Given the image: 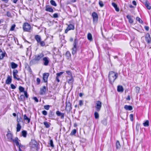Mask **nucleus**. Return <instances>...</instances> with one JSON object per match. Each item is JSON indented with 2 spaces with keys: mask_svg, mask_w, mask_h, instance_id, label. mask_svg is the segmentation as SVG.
Segmentation results:
<instances>
[{
  "mask_svg": "<svg viewBox=\"0 0 151 151\" xmlns=\"http://www.w3.org/2000/svg\"><path fill=\"white\" fill-rule=\"evenodd\" d=\"M53 17L54 18H58V14L57 13H55L53 15Z\"/></svg>",
  "mask_w": 151,
  "mask_h": 151,
  "instance_id": "obj_60",
  "label": "nucleus"
},
{
  "mask_svg": "<svg viewBox=\"0 0 151 151\" xmlns=\"http://www.w3.org/2000/svg\"><path fill=\"white\" fill-rule=\"evenodd\" d=\"M124 108L126 110L131 111L132 110V107L130 105H125L124 106Z\"/></svg>",
  "mask_w": 151,
  "mask_h": 151,
  "instance_id": "obj_19",
  "label": "nucleus"
},
{
  "mask_svg": "<svg viewBox=\"0 0 151 151\" xmlns=\"http://www.w3.org/2000/svg\"><path fill=\"white\" fill-rule=\"evenodd\" d=\"M33 99L35 102H38V100L36 97H33Z\"/></svg>",
  "mask_w": 151,
  "mask_h": 151,
  "instance_id": "obj_62",
  "label": "nucleus"
},
{
  "mask_svg": "<svg viewBox=\"0 0 151 151\" xmlns=\"http://www.w3.org/2000/svg\"><path fill=\"white\" fill-rule=\"evenodd\" d=\"M101 123L105 125H106L107 123V119H104L102 121Z\"/></svg>",
  "mask_w": 151,
  "mask_h": 151,
  "instance_id": "obj_43",
  "label": "nucleus"
},
{
  "mask_svg": "<svg viewBox=\"0 0 151 151\" xmlns=\"http://www.w3.org/2000/svg\"><path fill=\"white\" fill-rule=\"evenodd\" d=\"M24 97H26V98H27L28 97V95L27 94V92L26 91H25L24 92Z\"/></svg>",
  "mask_w": 151,
  "mask_h": 151,
  "instance_id": "obj_56",
  "label": "nucleus"
},
{
  "mask_svg": "<svg viewBox=\"0 0 151 151\" xmlns=\"http://www.w3.org/2000/svg\"><path fill=\"white\" fill-rule=\"evenodd\" d=\"M117 91L119 92H122L124 91L123 87L121 86H117Z\"/></svg>",
  "mask_w": 151,
  "mask_h": 151,
  "instance_id": "obj_24",
  "label": "nucleus"
},
{
  "mask_svg": "<svg viewBox=\"0 0 151 151\" xmlns=\"http://www.w3.org/2000/svg\"><path fill=\"white\" fill-rule=\"evenodd\" d=\"M127 18L128 19L129 22L131 24H132L133 22V19H132L131 17L129 15H127L126 16Z\"/></svg>",
  "mask_w": 151,
  "mask_h": 151,
  "instance_id": "obj_22",
  "label": "nucleus"
},
{
  "mask_svg": "<svg viewBox=\"0 0 151 151\" xmlns=\"http://www.w3.org/2000/svg\"><path fill=\"white\" fill-rule=\"evenodd\" d=\"M42 113L44 115H47V112L45 110H43L42 111Z\"/></svg>",
  "mask_w": 151,
  "mask_h": 151,
  "instance_id": "obj_57",
  "label": "nucleus"
},
{
  "mask_svg": "<svg viewBox=\"0 0 151 151\" xmlns=\"http://www.w3.org/2000/svg\"><path fill=\"white\" fill-rule=\"evenodd\" d=\"M50 107V106L49 105H45L44 106V108L46 110H48L49 109Z\"/></svg>",
  "mask_w": 151,
  "mask_h": 151,
  "instance_id": "obj_52",
  "label": "nucleus"
},
{
  "mask_svg": "<svg viewBox=\"0 0 151 151\" xmlns=\"http://www.w3.org/2000/svg\"><path fill=\"white\" fill-rule=\"evenodd\" d=\"M118 77V74L117 73H115L113 71L109 72L108 75V78L110 83L111 84H113Z\"/></svg>",
  "mask_w": 151,
  "mask_h": 151,
  "instance_id": "obj_2",
  "label": "nucleus"
},
{
  "mask_svg": "<svg viewBox=\"0 0 151 151\" xmlns=\"http://www.w3.org/2000/svg\"><path fill=\"white\" fill-rule=\"evenodd\" d=\"M45 10L47 12H53L54 11L53 9L49 5H46L45 6Z\"/></svg>",
  "mask_w": 151,
  "mask_h": 151,
  "instance_id": "obj_15",
  "label": "nucleus"
},
{
  "mask_svg": "<svg viewBox=\"0 0 151 151\" xmlns=\"http://www.w3.org/2000/svg\"><path fill=\"white\" fill-rule=\"evenodd\" d=\"M94 115L95 118L96 119H97L99 118V115L97 112L96 111L94 112Z\"/></svg>",
  "mask_w": 151,
  "mask_h": 151,
  "instance_id": "obj_36",
  "label": "nucleus"
},
{
  "mask_svg": "<svg viewBox=\"0 0 151 151\" xmlns=\"http://www.w3.org/2000/svg\"><path fill=\"white\" fill-rule=\"evenodd\" d=\"M43 124L45 126V127L46 128H48L50 127V123H48L47 122H43Z\"/></svg>",
  "mask_w": 151,
  "mask_h": 151,
  "instance_id": "obj_31",
  "label": "nucleus"
},
{
  "mask_svg": "<svg viewBox=\"0 0 151 151\" xmlns=\"http://www.w3.org/2000/svg\"><path fill=\"white\" fill-rule=\"evenodd\" d=\"M43 61V64L44 65L47 66L49 63L50 60L47 57H43L42 59Z\"/></svg>",
  "mask_w": 151,
  "mask_h": 151,
  "instance_id": "obj_10",
  "label": "nucleus"
},
{
  "mask_svg": "<svg viewBox=\"0 0 151 151\" xmlns=\"http://www.w3.org/2000/svg\"><path fill=\"white\" fill-rule=\"evenodd\" d=\"M72 104L70 103V101H68V102L66 101V106L65 110L67 111H68L69 112H70V111L72 109Z\"/></svg>",
  "mask_w": 151,
  "mask_h": 151,
  "instance_id": "obj_7",
  "label": "nucleus"
},
{
  "mask_svg": "<svg viewBox=\"0 0 151 151\" xmlns=\"http://www.w3.org/2000/svg\"><path fill=\"white\" fill-rule=\"evenodd\" d=\"M144 4L148 9L149 10L151 9V7L150 5V3L148 1H146Z\"/></svg>",
  "mask_w": 151,
  "mask_h": 151,
  "instance_id": "obj_26",
  "label": "nucleus"
},
{
  "mask_svg": "<svg viewBox=\"0 0 151 151\" xmlns=\"http://www.w3.org/2000/svg\"><path fill=\"white\" fill-rule=\"evenodd\" d=\"M5 52H3L0 49V60H1L3 59L4 57L5 56Z\"/></svg>",
  "mask_w": 151,
  "mask_h": 151,
  "instance_id": "obj_21",
  "label": "nucleus"
},
{
  "mask_svg": "<svg viewBox=\"0 0 151 151\" xmlns=\"http://www.w3.org/2000/svg\"><path fill=\"white\" fill-rule=\"evenodd\" d=\"M21 128V126L20 125V124L19 123H17V132H19Z\"/></svg>",
  "mask_w": 151,
  "mask_h": 151,
  "instance_id": "obj_30",
  "label": "nucleus"
},
{
  "mask_svg": "<svg viewBox=\"0 0 151 151\" xmlns=\"http://www.w3.org/2000/svg\"><path fill=\"white\" fill-rule=\"evenodd\" d=\"M9 141L10 142H16L18 141L19 139L18 137H16L15 139H13V135L11 133H8L6 135Z\"/></svg>",
  "mask_w": 151,
  "mask_h": 151,
  "instance_id": "obj_3",
  "label": "nucleus"
},
{
  "mask_svg": "<svg viewBox=\"0 0 151 151\" xmlns=\"http://www.w3.org/2000/svg\"><path fill=\"white\" fill-rule=\"evenodd\" d=\"M78 42V40L77 38H76L75 39L74 42L73 43V45H77Z\"/></svg>",
  "mask_w": 151,
  "mask_h": 151,
  "instance_id": "obj_48",
  "label": "nucleus"
},
{
  "mask_svg": "<svg viewBox=\"0 0 151 151\" xmlns=\"http://www.w3.org/2000/svg\"><path fill=\"white\" fill-rule=\"evenodd\" d=\"M66 73L68 75L70 76V77L73 76L72 73H71V72L70 71H69V70L67 71H66Z\"/></svg>",
  "mask_w": 151,
  "mask_h": 151,
  "instance_id": "obj_53",
  "label": "nucleus"
},
{
  "mask_svg": "<svg viewBox=\"0 0 151 151\" xmlns=\"http://www.w3.org/2000/svg\"><path fill=\"white\" fill-rule=\"evenodd\" d=\"M116 147L117 149H119L121 147L119 141L118 140L117 141L116 143Z\"/></svg>",
  "mask_w": 151,
  "mask_h": 151,
  "instance_id": "obj_41",
  "label": "nucleus"
},
{
  "mask_svg": "<svg viewBox=\"0 0 151 151\" xmlns=\"http://www.w3.org/2000/svg\"><path fill=\"white\" fill-rule=\"evenodd\" d=\"M107 45L106 44H103V47L104 48V49H108V47H107Z\"/></svg>",
  "mask_w": 151,
  "mask_h": 151,
  "instance_id": "obj_59",
  "label": "nucleus"
},
{
  "mask_svg": "<svg viewBox=\"0 0 151 151\" xmlns=\"http://www.w3.org/2000/svg\"><path fill=\"white\" fill-rule=\"evenodd\" d=\"M24 120L27 121V122L29 123L30 122V119L28 117L26 114L24 115Z\"/></svg>",
  "mask_w": 151,
  "mask_h": 151,
  "instance_id": "obj_29",
  "label": "nucleus"
},
{
  "mask_svg": "<svg viewBox=\"0 0 151 151\" xmlns=\"http://www.w3.org/2000/svg\"><path fill=\"white\" fill-rule=\"evenodd\" d=\"M145 40L148 44H150L151 42V38L149 33H147L145 37Z\"/></svg>",
  "mask_w": 151,
  "mask_h": 151,
  "instance_id": "obj_13",
  "label": "nucleus"
},
{
  "mask_svg": "<svg viewBox=\"0 0 151 151\" xmlns=\"http://www.w3.org/2000/svg\"><path fill=\"white\" fill-rule=\"evenodd\" d=\"M74 25L72 24H70L68 26L67 29H65V33H66L69 30H74Z\"/></svg>",
  "mask_w": 151,
  "mask_h": 151,
  "instance_id": "obj_11",
  "label": "nucleus"
},
{
  "mask_svg": "<svg viewBox=\"0 0 151 151\" xmlns=\"http://www.w3.org/2000/svg\"><path fill=\"white\" fill-rule=\"evenodd\" d=\"M83 104V101L82 100H80L79 101V105L80 106H82Z\"/></svg>",
  "mask_w": 151,
  "mask_h": 151,
  "instance_id": "obj_64",
  "label": "nucleus"
},
{
  "mask_svg": "<svg viewBox=\"0 0 151 151\" xmlns=\"http://www.w3.org/2000/svg\"><path fill=\"white\" fill-rule=\"evenodd\" d=\"M99 4L100 6L101 7H103L104 6V4L103 3V2L101 1H99Z\"/></svg>",
  "mask_w": 151,
  "mask_h": 151,
  "instance_id": "obj_49",
  "label": "nucleus"
},
{
  "mask_svg": "<svg viewBox=\"0 0 151 151\" xmlns=\"http://www.w3.org/2000/svg\"><path fill=\"white\" fill-rule=\"evenodd\" d=\"M44 56V54L42 53H40L34 55V58L31 60L30 62V65H33L38 64L40 60H42Z\"/></svg>",
  "mask_w": 151,
  "mask_h": 151,
  "instance_id": "obj_1",
  "label": "nucleus"
},
{
  "mask_svg": "<svg viewBox=\"0 0 151 151\" xmlns=\"http://www.w3.org/2000/svg\"><path fill=\"white\" fill-rule=\"evenodd\" d=\"M56 114L58 116H60L62 119H63L64 117V114L63 113H61L59 111H57L56 112Z\"/></svg>",
  "mask_w": 151,
  "mask_h": 151,
  "instance_id": "obj_18",
  "label": "nucleus"
},
{
  "mask_svg": "<svg viewBox=\"0 0 151 151\" xmlns=\"http://www.w3.org/2000/svg\"><path fill=\"white\" fill-rule=\"evenodd\" d=\"M14 78V79H16L18 81H19L20 79L19 78H18L17 77V76H18L17 74L15 73H13Z\"/></svg>",
  "mask_w": 151,
  "mask_h": 151,
  "instance_id": "obj_38",
  "label": "nucleus"
},
{
  "mask_svg": "<svg viewBox=\"0 0 151 151\" xmlns=\"http://www.w3.org/2000/svg\"><path fill=\"white\" fill-rule=\"evenodd\" d=\"M135 91L136 93L137 94L139 93L140 88L138 87H136L135 88Z\"/></svg>",
  "mask_w": 151,
  "mask_h": 151,
  "instance_id": "obj_46",
  "label": "nucleus"
},
{
  "mask_svg": "<svg viewBox=\"0 0 151 151\" xmlns=\"http://www.w3.org/2000/svg\"><path fill=\"white\" fill-rule=\"evenodd\" d=\"M18 66V65L14 62H12L11 63V66L12 69H15L17 68Z\"/></svg>",
  "mask_w": 151,
  "mask_h": 151,
  "instance_id": "obj_25",
  "label": "nucleus"
},
{
  "mask_svg": "<svg viewBox=\"0 0 151 151\" xmlns=\"http://www.w3.org/2000/svg\"><path fill=\"white\" fill-rule=\"evenodd\" d=\"M139 124L137 123L136 125V129L138 131L139 130Z\"/></svg>",
  "mask_w": 151,
  "mask_h": 151,
  "instance_id": "obj_63",
  "label": "nucleus"
},
{
  "mask_svg": "<svg viewBox=\"0 0 151 151\" xmlns=\"http://www.w3.org/2000/svg\"><path fill=\"white\" fill-rule=\"evenodd\" d=\"M129 117L130 118V120L131 121H133V115L132 114H131L129 115Z\"/></svg>",
  "mask_w": 151,
  "mask_h": 151,
  "instance_id": "obj_55",
  "label": "nucleus"
},
{
  "mask_svg": "<svg viewBox=\"0 0 151 151\" xmlns=\"http://www.w3.org/2000/svg\"><path fill=\"white\" fill-rule=\"evenodd\" d=\"M136 20L138 21L141 24L143 23V22L141 19L138 17H137L136 18Z\"/></svg>",
  "mask_w": 151,
  "mask_h": 151,
  "instance_id": "obj_45",
  "label": "nucleus"
},
{
  "mask_svg": "<svg viewBox=\"0 0 151 151\" xmlns=\"http://www.w3.org/2000/svg\"><path fill=\"white\" fill-rule=\"evenodd\" d=\"M37 85H39L40 82V79L39 78H37Z\"/></svg>",
  "mask_w": 151,
  "mask_h": 151,
  "instance_id": "obj_58",
  "label": "nucleus"
},
{
  "mask_svg": "<svg viewBox=\"0 0 151 151\" xmlns=\"http://www.w3.org/2000/svg\"><path fill=\"white\" fill-rule=\"evenodd\" d=\"M15 27V24H13L10 28V31H13L14 30Z\"/></svg>",
  "mask_w": 151,
  "mask_h": 151,
  "instance_id": "obj_50",
  "label": "nucleus"
},
{
  "mask_svg": "<svg viewBox=\"0 0 151 151\" xmlns=\"http://www.w3.org/2000/svg\"><path fill=\"white\" fill-rule=\"evenodd\" d=\"M16 146L19 148V151H23V150L26 148L25 146L22 145L21 143H19L17 141L15 143Z\"/></svg>",
  "mask_w": 151,
  "mask_h": 151,
  "instance_id": "obj_6",
  "label": "nucleus"
},
{
  "mask_svg": "<svg viewBox=\"0 0 151 151\" xmlns=\"http://www.w3.org/2000/svg\"><path fill=\"white\" fill-rule=\"evenodd\" d=\"M12 81V77L9 76H8L7 79L6 81V83L7 84H10Z\"/></svg>",
  "mask_w": 151,
  "mask_h": 151,
  "instance_id": "obj_16",
  "label": "nucleus"
},
{
  "mask_svg": "<svg viewBox=\"0 0 151 151\" xmlns=\"http://www.w3.org/2000/svg\"><path fill=\"white\" fill-rule=\"evenodd\" d=\"M49 144L50 145V146L52 147H54V145L53 144V142L52 139H50V141Z\"/></svg>",
  "mask_w": 151,
  "mask_h": 151,
  "instance_id": "obj_47",
  "label": "nucleus"
},
{
  "mask_svg": "<svg viewBox=\"0 0 151 151\" xmlns=\"http://www.w3.org/2000/svg\"><path fill=\"white\" fill-rule=\"evenodd\" d=\"M27 132L25 130H23L22 131L21 135L24 137H26L27 135Z\"/></svg>",
  "mask_w": 151,
  "mask_h": 151,
  "instance_id": "obj_28",
  "label": "nucleus"
},
{
  "mask_svg": "<svg viewBox=\"0 0 151 151\" xmlns=\"http://www.w3.org/2000/svg\"><path fill=\"white\" fill-rule=\"evenodd\" d=\"M143 125L145 127H147L149 125V122L148 120H146L143 123Z\"/></svg>",
  "mask_w": 151,
  "mask_h": 151,
  "instance_id": "obj_42",
  "label": "nucleus"
},
{
  "mask_svg": "<svg viewBox=\"0 0 151 151\" xmlns=\"http://www.w3.org/2000/svg\"><path fill=\"white\" fill-rule=\"evenodd\" d=\"M101 107L102 102L100 101H96L95 106L96 110L98 112L99 111L101 110Z\"/></svg>",
  "mask_w": 151,
  "mask_h": 151,
  "instance_id": "obj_5",
  "label": "nucleus"
},
{
  "mask_svg": "<svg viewBox=\"0 0 151 151\" xmlns=\"http://www.w3.org/2000/svg\"><path fill=\"white\" fill-rule=\"evenodd\" d=\"M87 38L88 40L90 41H92L93 40V38L92 35L91 33H89L87 35Z\"/></svg>",
  "mask_w": 151,
  "mask_h": 151,
  "instance_id": "obj_27",
  "label": "nucleus"
},
{
  "mask_svg": "<svg viewBox=\"0 0 151 151\" xmlns=\"http://www.w3.org/2000/svg\"><path fill=\"white\" fill-rule=\"evenodd\" d=\"M11 87L12 89H15L16 88V86L13 84H11Z\"/></svg>",
  "mask_w": 151,
  "mask_h": 151,
  "instance_id": "obj_61",
  "label": "nucleus"
},
{
  "mask_svg": "<svg viewBox=\"0 0 151 151\" xmlns=\"http://www.w3.org/2000/svg\"><path fill=\"white\" fill-rule=\"evenodd\" d=\"M77 48H72V55H74L76 53Z\"/></svg>",
  "mask_w": 151,
  "mask_h": 151,
  "instance_id": "obj_34",
  "label": "nucleus"
},
{
  "mask_svg": "<svg viewBox=\"0 0 151 151\" xmlns=\"http://www.w3.org/2000/svg\"><path fill=\"white\" fill-rule=\"evenodd\" d=\"M23 28L24 31L28 32L30 30L31 26L28 23H25L23 25Z\"/></svg>",
  "mask_w": 151,
  "mask_h": 151,
  "instance_id": "obj_8",
  "label": "nucleus"
},
{
  "mask_svg": "<svg viewBox=\"0 0 151 151\" xmlns=\"http://www.w3.org/2000/svg\"><path fill=\"white\" fill-rule=\"evenodd\" d=\"M35 39L37 41V43H39V42L41 40V38L40 36L39 35H36L35 36Z\"/></svg>",
  "mask_w": 151,
  "mask_h": 151,
  "instance_id": "obj_20",
  "label": "nucleus"
},
{
  "mask_svg": "<svg viewBox=\"0 0 151 151\" xmlns=\"http://www.w3.org/2000/svg\"><path fill=\"white\" fill-rule=\"evenodd\" d=\"M19 99L20 101H25L24 96L23 95H21Z\"/></svg>",
  "mask_w": 151,
  "mask_h": 151,
  "instance_id": "obj_33",
  "label": "nucleus"
},
{
  "mask_svg": "<svg viewBox=\"0 0 151 151\" xmlns=\"http://www.w3.org/2000/svg\"><path fill=\"white\" fill-rule=\"evenodd\" d=\"M49 74L48 73H45L43 75V80L44 82L46 83L47 81L48 78Z\"/></svg>",
  "mask_w": 151,
  "mask_h": 151,
  "instance_id": "obj_12",
  "label": "nucleus"
},
{
  "mask_svg": "<svg viewBox=\"0 0 151 151\" xmlns=\"http://www.w3.org/2000/svg\"><path fill=\"white\" fill-rule=\"evenodd\" d=\"M6 15L8 17H11V14L9 11H7L6 12Z\"/></svg>",
  "mask_w": 151,
  "mask_h": 151,
  "instance_id": "obj_54",
  "label": "nucleus"
},
{
  "mask_svg": "<svg viewBox=\"0 0 151 151\" xmlns=\"http://www.w3.org/2000/svg\"><path fill=\"white\" fill-rule=\"evenodd\" d=\"M19 89L20 92H24L25 91H24V88L22 86H19Z\"/></svg>",
  "mask_w": 151,
  "mask_h": 151,
  "instance_id": "obj_35",
  "label": "nucleus"
},
{
  "mask_svg": "<svg viewBox=\"0 0 151 151\" xmlns=\"http://www.w3.org/2000/svg\"><path fill=\"white\" fill-rule=\"evenodd\" d=\"M55 114L54 111L52 110H50L48 114L49 117L51 119H53L54 117Z\"/></svg>",
  "mask_w": 151,
  "mask_h": 151,
  "instance_id": "obj_17",
  "label": "nucleus"
},
{
  "mask_svg": "<svg viewBox=\"0 0 151 151\" xmlns=\"http://www.w3.org/2000/svg\"><path fill=\"white\" fill-rule=\"evenodd\" d=\"M46 91V87L45 86H44L42 88H40V94L41 95H44L45 94Z\"/></svg>",
  "mask_w": 151,
  "mask_h": 151,
  "instance_id": "obj_14",
  "label": "nucleus"
},
{
  "mask_svg": "<svg viewBox=\"0 0 151 151\" xmlns=\"http://www.w3.org/2000/svg\"><path fill=\"white\" fill-rule=\"evenodd\" d=\"M65 55L67 57V59H69L70 57L71 54L69 51H67Z\"/></svg>",
  "mask_w": 151,
  "mask_h": 151,
  "instance_id": "obj_39",
  "label": "nucleus"
},
{
  "mask_svg": "<svg viewBox=\"0 0 151 151\" xmlns=\"http://www.w3.org/2000/svg\"><path fill=\"white\" fill-rule=\"evenodd\" d=\"M112 6L115 8L116 11L117 12H119V9L117 7V5L114 2L112 3Z\"/></svg>",
  "mask_w": 151,
  "mask_h": 151,
  "instance_id": "obj_23",
  "label": "nucleus"
},
{
  "mask_svg": "<svg viewBox=\"0 0 151 151\" xmlns=\"http://www.w3.org/2000/svg\"><path fill=\"white\" fill-rule=\"evenodd\" d=\"M38 44H39L40 46L42 47H43L45 45V42L41 40L39 42Z\"/></svg>",
  "mask_w": 151,
  "mask_h": 151,
  "instance_id": "obj_44",
  "label": "nucleus"
},
{
  "mask_svg": "<svg viewBox=\"0 0 151 151\" xmlns=\"http://www.w3.org/2000/svg\"><path fill=\"white\" fill-rule=\"evenodd\" d=\"M92 16L93 19V22L96 23L98 19V16L97 13L94 12L92 13Z\"/></svg>",
  "mask_w": 151,
  "mask_h": 151,
  "instance_id": "obj_9",
  "label": "nucleus"
},
{
  "mask_svg": "<svg viewBox=\"0 0 151 151\" xmlns=\"http://www.w3.org/2000/svg\"><path fill=\"white\" fill-rule=\"evenodd\" d=\"M64 73V72H61L59 73H57L56 74L57 76H58V77H59L60 76H61V75H62L63 73Z\"/></svg>",
  "mask_w": 151,
  "mask_h": 151,
  "instance_id": "obj_51",
  "label": "nucleus"
},
{
  "mask_svg": "<svg viewBox=\"0 0 151 151\" xmlns=\"http://www.w3.org/2000/svg\"><path fill=\"white\" fill-rule=\"evenodd\" d=\"M50 3L52 5L54 6H56L57 5L55 1L53 0H51L50 1Z\"/></svg>",
  "mask_w": 151,
  "mask_h": 151,
  "instance_id": "obj_40",
  "label": "nucleus"
},
{
  "mask_svg": "<svg viewBox=\"0 0 151 151\" xmlns=\"http://www.w3.org/2000/svg\"><path fill=\"white\" fill-rule=\"evenodd\" d=\"M29 146L32 148H35L36 150L38 149V145L36 141L34 139H32L29 143Z\"/></svg>",
  "mask_w": 151,
  "mask_h": 151,
  "instance_id": "obj_4",
  "label": "nucleus"
},
{
  "mask_svg": "<svg viewBox=\"0 0 151 151\" xmlns=\"http://www.w3.org/2000/svg\"><path fill=\"white\" fill-rule=\"evenodd\" d=\"M76 133V130L75 129H73L72 130L71 133L70 134V135L71 136L74 135Z\"/></svg>",
  "mask_w": 151,
  "mask_h": 151,
  "instance_id": "obj_37",
  "label": "nucleus"
},
{
  "mask_svg": "<svg viewBox=\"0 0 151 151\" xmlns=\"http://www.w3.org/2000/svg\"><path fill=\"white\" fill-rule=\"evenodd\" d=\"M74 81V79L73 76H71V78L68 79V82L69 83H73Z\"/></svg>",
  "mask_w": 151,
  "mask_h": 151,
  "instance_id": "obj_32",
  "label": "nucleus"
}]
</instances>
